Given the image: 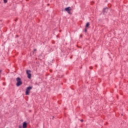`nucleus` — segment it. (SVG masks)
Returning <instances> with one entry per match:
<instances>
[{"label":"nucleus","instance_id":"nucleus-6","mask_svg":"<svg viewBox=\"0 0 128 128\" xmlns=\"http://www.w3.org/2000/svg\"><path fill=\"white\" fill-rule=\"evenodd\" d=\"M88 26H90V23L89 22H87L86 24V28H88Z\"/></svg>","mask_w":128,"mask_h":128},{"label":"nucleus","instance_id":"nucleus-11","mask_svg":"<svg viewBox=\"0 0 128 128\" xmlns=\"http://www.w3.org/2000/svg\"><path fill=\"white\" fill-rule=\"evenodd\" d=\"M68 14H71V13H70V11H68Z\"/></svg>","mask_w":128,"mask_h":128},{"label":"nucleus","instance_id":"nucleus-2","mask_svg":"<svg viewBox=\"0 0 128 128\" xmlns=\"http://www.w3.org/2000/svg\"><path fill=\"white\" fill-rule=\"evenodd\" d=\"M32 88V86H28L26 88V96H28L30 94V90Z\"/></svg>","mask_w":128,"mask_h":128},{"label":"nucleus","instance_id":"nucleus-10","mask_svg":"<svg viewBox=\"0 0 128 128\" xmlns=\"http://www.w3.org/2000/svg\"><path fill=\"white\" fill-rule=\"evenodd\" d=\"M18 128H22V126L21 125H20V126H18Z\"/></svg>","mask_w":128,"mask_h":128},{"label":"nucleus","instance_id":"nucleus-4","mask_svg":"<svg viewBox=\"0 0 128 128\" xmlns=\"http://www.w3.org/2000/svg\"><path fill=\"white\" fill-rule=\"evenodd\" d=\"M28 126V123L26 122H23L22 128H26Z\"/></svg>","mask_w":128,"mask_h":128},{"label":"nucleus","instance_id":"nucleus-13","mask_svg":"<svg viewBox=\"0 0 128 128\" xmlns=\"http://www.w3.org/2000/svg\"><path fill=\"white\" fill-rule=\"evenodd\" d=\"M36 49L34 50V52H36Z\"/></svg>","mask_w":128,"mask_h":128},{"label":"nucleus","instance_id":"nucleus-14","mask_svg":"<svg viewBox=\"0 0 128 128\" xmlns=\"http://www.w3.org/2000/svg\"><path fill=\"white\" fill-rule=\"evenodd\" d=\"M0 72H2V70H0Z\"/></svg>","mask_w":128,"mask_h":128},{"label":"nucleus","instance_id":"nucleus-5","mask_svg":"<svg viewBox=\"0 0 128 128\" xmlns=\"http://www.w3.org/2000/svg\"><path fill=\"white\" fill-rule=\"evenodd\" d=\"M64 10H66V12H70V10H72V8H70V7L65 8Z\"/></svg>","mask_w":128,"mask_h":128},{"label":"nucleus","instance_id":"nucleus-8","mask_svg":"<svg viewBox=\"0 0 128 128\" xmlns=\"http://www.w3.org/2000/svg\"><path fill=\"white\" fill-rule=\"evenodd\" d=\"M88 32V28H86L84 29V32Z\"/></svg>","mask_w":128,"mask_h":128},{"label":"nucleus","instance_id":"nucleus-7","mask_svg":"<svg viewBox=\"0 0 128 128\" xmlns=\"http://www.w3.org/2000/svg\"><path fill=\"white\" fill-rule=\"evenodd\" d=\"M4 4H6L8 2V0H3Z\"/></svg>","mask_w":128,"mask_h":128},{"label":"nucleus","instance_id":"nucleus-3","mask_svg":"<svg viewBox=\"0 0 128 128\" xmlns=\"http://www.w3.org/2000/svg\"><path fill=\"white\" fill-rule=\"evenodd\" d=\"M30 72H32V70H26V74L28 76V78H32V74Z\"/></svg>","mask_w":128,"mask_h":128},{"label":"nucleus","instance_id":"nucleus-9","mask_svg":"<svg viewBox=\"0 0 128 128\" xmlns=\"http://www.w3.org/2000/svg\"><path fill=\"white\" fill-rule=\"evenodd\" d=\"M106 10H108V8H105L103 10V12H106Z\"/></svg>","mask_w":128,"mask_h":128},{"label":"nucleus","instance_id":"nucleus-12","mask_svg":"<svg viewBox=\"0 0 128 128\" xmlns=\"http://www.w3.org/2000/svg\"><path fill=\"white\" fill-rule=\"evenodd\" d=\"M80 122H83L84 120H80Z\"/></svg>","mask_w":128,"mask_h":128},{"label":"nucleus","instance_id":"nucleus-1","mask_svg":"<svg viewBox=\"0 0 128 128\" xmlns=\"http://www.w3.org/2000/svg\"><path fill=\"white\" fill-rule=\"evenodd\" d=\"M16 80L17 82V83L16 84V86H22V79L20 77L17 78H16Z\"/></svg>","mask_w":128,"mask_h":128},{"label":"nucleus","instance_id":"nucleus-15","mask_svg":"<svg viewBox=\"0 0 128 128\" xmlns=\"http://www.w3.org/2000/svg\"><path fill=\"white\" fill-rule=\"evenodd\" d=\"M80 37L82 38V35H80Z\"/></svg>","mask_w":128,"mask_h":128}]
</instances>
